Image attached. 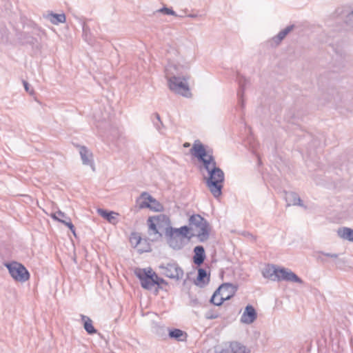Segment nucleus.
I'll list each match as a JSON object with an SVG mask.
<instances>
[{"label":"nucleus","mask_w":353,"mask_h":353,"mask_svg":"<svg viewBox=\"0 0 353 353\" xmlns=\"http://www.w3.org/2000/svg\"><path fill=\"white\" fill-rule=\"evenodd\" d=\"M81 320L83 321V327L89 334H94L97 332V330L92 325V321L87 316L83 314L81 315Z\"/></svg>","instance_id":"24"},{"label":"nucleus","mask_w":353,"mask_h":353,"mask_svg":"<svg viewBox=\"0 0 353 353\" xmlns=\"http://www.w3.org/2000/svg\"><path fill=\"white\" fill-rule=\"evenodd\" d=\"M70 230L72 232V234L76 236V233H75V227L74 225H73L72 227L69 228Z\"/></svg>","instance_id":"40"},{"label":"nucleus","mask_w":353,"mask_h":353,"mask_svg":"<svg viewBox=\"0 0 353 353\" xmlns=\"http://www.w3.org/2000/svg\"><path fill=\"white\" fill-rule=\"evenodd\" d=\"M164 234L167 243L170 248L175 250H179L183 248V240L179 235L177 234L174 228L171 226V223L168 224Z\"/></svg>","instance_id":"11"},{"label":"nucleus","mask_w":353,"mask_h":353,"mask_svg":"<svg viewBox=\"0 0 353 353\" xmlns=\"http://www.w3.org/2000/svg\"><path fill=\"white\" fill-rule=\"evenodd\" d=\"M262 275L264 278L273 281H291L302 284L303 281L292 270L285 268H278L273 264H268L262 270Z\"/></svg>","instance_id":"3"},{"label":"nucleus","mask_w":353,"mask_h":353,"mask_svg":"<svg viewBox=\"0 0 353 353\" xmlns=\"http://www.w3.org/2000/svg\"><path fill=\"white\" fill-rule=\"evenodd\" d=\"M338 236L345 240L353 242V229L350 228H341L337 230Z\"/></svg>","instance_id":"22"},{"label":"nucleus","mask_w":353,"mask_h":353,"mask_svg":"<svg viewBox=\"0 0 353 353\" xmlns=\"http://www.w3.org/2000/svg\"><path fill=\"white\" fill-rule=\"evenodd\" d=\"M188 17H191V18H195L196 17V15L195 14H191L190 15H188Z\"/></svg>","instance_id":"41"},{"label":"nucleus","mask_w":353,"mask_h":353,"mask_svg":"<svg viewBox=\"0 0 353 353\" xmlns=\"http://www.w3.org/2000/svg\"><path fill=\"white\" fill-rule=\"evenodd\" d=\"M46 18L49 19V21L54 25H58L59 23H63L65 22L66 17L64 13L61 14H55L51 12L48 14Z\"/></svg>","instance_id":"23"},{"label":"nucleus","mask_w":353,"mask_h":353,"mask_svg":"<svg viewBox=\"0 0 353 353\" xmlns=\"http://www.w3.org/2000/svg\"><path fill=\"white\" fill-rule=\"evenodd\" d=\"M159 268L162 270L161 273L170 279L178 281L183 276V270L176 262L161 264Z\"/></svg>","instance_id":"10"},{"label":"nucleus","mask_w":353,"mask_h":353,"mask_svg":"<svg viewBox=\"0 0 353 353\" xmlns=\"http://www.w3.org/2000/svg\"><path fill=\"white\" fill-rule=\"evenodd\" d=\"M237 81L239 85V90L237 92V97L239 100V105L241 108H244V100H243V94L245 89V85L248 83V80L243 76L238 74L237 75Z\"/></svg>","instance_id":"14"},{"label":"nucleus","mask_w":353,"mask_h":353,"mask_svg":"<svg viewBox=\"0 0 353 353\" xmlns=\"http://www.w3.org/2000/svg\"><path fill=\"white\" fill-rule=\"evenodd\" d=\"M190 150L192 155L197 158L199 161L202 163L203 165L204 164L208 165L210 161L215 159L213 156L212 150H207L204 145L198 141L194 142Z\"/></svg>","instance_id":"9"},{"label":"nucleus","mask_w":353,"mask_h":353,"mask_svg":"<svg viewBox=\"0 0 353 353\" xmlns=\"http://www.w3.org/2000/svg\"><path fill=\"white\" fill-rule=\"evenodd\" d=\"M10 276L17 281L25 282L30 279V273L21 263L12 261L5 264Z\"/></svg>","instance_id":"7"},{"label":"nucleus","mask_w":353,"mask_h":353,"mask_svg":"<svg viewBox=\"0 0 353 353\" xmlns=\"http://www.w3.org/2000/svg\"><path fill=\"white\" fill-rule=\"evenodd\" d=\"M158 11L165 14L176 16V13L172 8L163 7L159 9Z\"/></svg>","instance_id":"33"},{"label":"nucleus","mask_w":353,"mask_h":353,"mask_svg":"<svg viewBox=\"0 0 353 353\" xmlns=\"http://www.w3.org/2000/svg\"><path fill=\"white\" fill-rule=\"evenodd\" d=\"M319 253L320 254H321V255H323V256H327V257H330V258H332V259H337L338 256H339L338 254H332V253L325 252H323V251H320V252H319Z\"/></svg>","instance_id":"36"},{"label":"nucleus","mask_w":353,"mask_h":353,"mask_svg":"<svg viewBox=\"0 0 353 353\" xmlns=\"http://www.w3.org/2000/svg\"><path fill=\"white\" fill-rule=\"evenodd\" d=\"M51 217L67 226L68 228L73 225L71 221V219L64 212L61 210H58L51 214Z\"/></svg>","instance_id":"18"},{"label":"nucleus","mask_w":353,"mask_h":353,"mask_svg":"<svg viewBox=\"0 0 353 353\" xmlns=\"http://www.w3.org/2000/svg\"><path fill=\"white\" fill-rule=\"evenodd\" d=\"M184 66L169 63L165 68V77L169 88L174 92L185 97H191L187 81L189 77L183 74Z\"/></svg>","instance_id":"1"},{"label":"nucleus","mask_w":353,"mask_h":353,"mask_svg":"<svg viewBox=\"0 0 353 353\" xmlns=\"http://www.w3.org/2000/svg\"><path fill=\"white\" fill-rule=\"evenodd\" d=\"M293 28H294V25L288 26L285 28H284L283 30L280 31L278 33V35L283 40L285 37V36L292 30Z\"/></svg>","instance_id":"31"},{"label":"nucleus","mask_w":353,"mask_h":353,"mask_svg":"<svg viewBox=\"0 0 353 353\" xmlns=\"http://www.w3.org/2000/svg\"><path fill=\"white\" fill-rule=\"evenodd\" d=\"M281 41L282 39L279 37V36L277 34L276 36L273 37L268 42L271 47H276L279 46Z\"/></svg>","instance_id":"32"},{"label":"nucleus","mask_w":353,"mask_h":353,"mask_svg":"<svg viewBox=\"0 0 353 353\" xmlns=\"http://www.w3.org/2000/svg\"><path fill=\"white\" fill-rule=\"evenodd\" d=\"M153 276H154V281H156L155 285H157L158 287H159V285L161 284H163V283L167 284V282L163 279L159 277L158 275L156 274V272L154 273Z\"/></svg>","instance_id":"34"},{"label":"nucleus","mask_w":353,"mask_h":353,"mask_svg":"<svg viewBox=\"0 0 353 353\" xmlns=\"http://www.w3.org/2000/svg\"><path fill=\"white\" fill-rule=\"evenodd\" d=\"M256 317L257 314L254 307L251 305H248L241 317V321L246 324H250L255 321Z\"/></svg>","instance_id":"13"},{"label":"nucleus","mask_w":353,"mask_h":353,"mask_svg":"<svg viewBox=\"0 0 353 353\" xmlns=\"http://www.w3.org/2000/svg\"><path fill=\"white\" fill-rule=\"evenodd\" d=\"M190 230L191 228L188 225H183L179 228H174V230L176 231L177 234H179L181 239L188 238V239H191L193 236V234L188 235Z\"/></svg>","instance_id":"27"},{"label":"nucleus","mask_w":353,"mask_h":353,"mask_svg":"<svg viewBox=\"0 0 353 353\" xmlns=\"http://www.w3.org/2000/svg\"><path fill=\"white\" fill-rule=\"evenodd\" d=\"M151 119L154 128L159 132H161V129L164 127V125L161 119L159 113L155 112L152 114Z\"/></svg>","instance_id":"26"},{"label":"nucleus","mask_w":353,"mask_h":353,"mask_svg":"<svg viewBox=\"0 0 353 353\" xmlns=\"http://www.w3.org/2000/svg\"><path fill=\"white\" fill-rule=\"evenodd\" d=\"M189 226L191 230H196V236L200 242L208 240L211 227L208 221L200 214H192L189 218Z\"/></svg>","instance_id":"5"},{"label":"nucleus","mask_w":353,"mask_h":353,"mask_svg":"<svg viewBox=\"0 0 353 353\" xmlns=\"http://www.w3.org/2000/svg\"><path fill=\"white\" fill-rule=\"evenodd\" d=\"M97 212L110 223L115 224L117 222L115 215H118V214L114 212L99 208L97 210Z\"/></svg>","instance_id":"21"},{"label":"nucleus","mask_w":353,"mask_h":353,"mask_svg":"<svg viewBox=\"0 0 353 353\" xmlns=\"http://www.w3.org/2000/svg\"><path fill=\"white\" fill-rule=\"evenodd\" d=\"M231 350H232V353H248L249 351H247V348L245 346L243 345L240 343L238 342H232L230 345Z\"/></svg>","instance_id":"28"},{"label":"nucleus","mask_w":353,"mask_h":353,"mask_svg":"<svg viewBox=\"0 0 353 353\" xmlns=\"http://www.w3.org/2000/svg\"><path fill=\"white\" fill-rule=\"evenodd\" d=\"M154 272L152 268H137L134 274L140 281L141 285L145 290H152L155 285Z\"/></svg>","instance_id":"8"},{"label":"nucleus","mask_w":353,"mask_h":353,"mask_svg":"<svg viewBox=\"0 0 353 353\" xmlns=\"http://www.w3.org/2000/svg\"><path fill=\"white\" fill-rule=\"evenodd\" d=\"M245 236L250 238L252 240L254 241L255 240V237L253 236V234L249 233V232H247Z\"/></svg>","instance_id":"39"},{"label":"nucleus","mask_w":353,"mask_h":353,"mask_svg":"<svg viewBox=\"0 0 353 353\" xmlns=\"http://www.w3.org/2000/svg\"><path fill=\"white\" fill-rule=\"evenodd\" d=\"M353 21V10L346 16V22L350 23Z\"/></svg>","instance_id":"37"},{"label":"nucleus","mask_w":353,"mask_h":353,"mask_svg":"<svg viewBox=\"0 0 353 353\" xmlns=\"http://www.w3.org/2000/svg\"><path fill=\"white\" fill-rule=\"evenodd\" d=\"M203 167L208 174V176L205 178L207 187L215 198H219L222 194L225 180L223 171L216 165L215 159L210 161L208 165L204 164Z\"/></svg>","instance_id":"2"},{"label":"nucleus","mask_w":353,"mask_h":353,"mask_svg":"<svg viewBox=\"0 0 353 353\" xmlns=\"http://www.w3.org/2000/svg\"><path fill=\"white\" fill-rule=\"evenodd\" d=\"M58 217H59L61 219H65V217H61L60 216L57 215Z\"/></svg>","instance_id":"42"},{"label":"nucleus","mask_w":353,"mask_h":353,"mask_svg":"<svg viewBox=\"0 0 353 353\" xmlns=\"http://www.w3.org/2000/svg\"><path fill=\"white\" fill-rule=\"evenodd\" d=\"M83 37L89 44H92L94 39L91 34L90 28L85 22L82 23Z\"/></svg>","instance_id":"25"},{"label":"nucleus","mask_w":353,"mask_h":353,"mask_svg":"<svg viewBox=\"0 0 353 353\" xmlns=\"http://www.w3.org/2000/svg\"><path fill=\"white\" fill-rule=\"evenodd\" d=\"M237 290V285L230 283H224L214 291L210 302L214 305L220 306L225 301H228L234 296Z\"/></svg>","instance_id":"6"},{"label":"nucleus","mask_w":353,"mask_h":353,"mask_svg":"<svg viewBox=\"0 0 353 353\" xmlns=\"http://www.w3.org/2000/svg\"><path fill=\"white\" fill-rule=\"evenodd\" d=\"M141 241V237L138 232H132L130 237V242L135 247L137 246Z\"/></svg>","instance_id":"29"},{"label":"nucleus","mask_w":353,"mask_h":353,"mask_svg":"<svg viewBox=\"0 0 353 353\" xmlns=\"http://www.w3.org/2000/svg\"><path fill=\"white\" fill-rule=\"evenodd\" d=\"M140 199L143 201L139 203V208H149L154 212L163 210V206L147 192H142Z\"/></svg>","instance_id":"12"},{"label":"nucleus","mask_w":353,"mask_h":353,"mask_svg":"<svg viewBox=\"0 0 353 353\" xmlns=\"http://www.w3.org/2000/svg\"><path fill=\"white\" fill-rule=\"evenodd\" d=\"M220 314L218 311L211 309L208 310L205 314V317L207 319H215L219 317Z\"/></svg>","instance_id":"30"},{"label":"nucleus","mask_w":353,"mask_h":353,"mask_svg":"<svg viewBox=\"0 0 353 353\" xmlns=\"http://www.w3.org/2000/svg\"><path fill=\"white\" fill-rule=\"evenodd\" d=\"M285 194V200L288 203V205H290L291 204L294 205H303V202L298 194L294 192L284 191Z\"/></svg>","instance_id":"19"},{"label":"nucleus","mask_w":353,"mask_h":353,"mask_svg":"<svg viewBox=\"0 0 353 353\" xmlns=\"http://www.w3.org/2000/svg\"><path fill=\"white\" fill-rule=\"evenodd\" d=\"M168 335L170 338L174 339L177 341H185L188 336L185 332L176 328L168 329Z\"/></svg>","instance_id":"20"},{"label":"nucleus","mask_w":353,"mask_h":353,"mask_svg":"<svg viewBox=\"0 0 353 353\" xmlns=\"http://www.w3.org/2000/svg\"><path fill=\"white\" fill-rule=\"evenodd\" d=\"M210 281V275L207 271L203 268H199L198 270V274L196 279L194 281L195 285L201 288L206 285Z\"/></svg>","instance_id":"17"},{"label":"nucleus","mask_w":353,"mask_h":353,"mask_svg":"<svg viewBox=\"0 0 353 353\" xmlns=\"http://www.w3.org/2000/svg\"><path fill=\"white\" fill-rule=\"evenodd\" d=\"M23 84L26 91L32 94V92L30 91V84L26 81H23Z\"/></svg>","instance_id":"38"},{"label":"nucleus","mask_w":353,"mask_h":353,"mask_svg":"<svg viewBox=\"0 0 353 353\" xmlns=\"http://www.w3.org/2000/svg\"><path fill=\"white\" fill-rule=\"evenodd\" d=\"M291 117H292V118H295V117H296V116H295V115H292ZM297 117H299V116H297Z\"/></svg>","instance_id":"43"},{"label":"nucleus","mask_w":353,"mask_h":353,"mask_svg":"<svg viewBox=\"0 0 353 353\" xmlns=\"http://www.w3.org/2000/svg\"><path fill=\"white\" fill-rule=\"evenodd\" d=\"M148 233L152 241H158L161 239L163 233L170 224V218L165 214H159L150 216L147 220Z\"/></svg>","instance_id":"4"},{"label":"nucleus","mask_w":353,"mask_h":353,"mask_svg":"<svg viewBox=\"0 0 353 353\" xmlns=\"http://www.w3.org/2000/svg\"><path fill=\"white\" fill-rule=\"evenodd\" d=\"M194 253L193 262L195 265L200 266L205 259V249L202 245H197L194 248Z\"/></svg>","instance_id":"16"},{"label":"nucleus","mask_w":353,"mask_h":353,"mask_svg":"<svg viewBox=\"0 0 353 353\" xmlns=\"http://www.w3.org/2000/svg\"><path fill=\"white\" fill-rule=\"evenodd\" d=\"M79 154L82 160L83 164L90 165L93 171H94V165L92 159V154L88 150L85 146H81L79 149Z\"/></svg>","instance_id":"15"},{"label":"nucleus","mask_w":353,"mask_h":353,"mask_svg":"<svg viewBox=\"0 0 353 353\" xmlns=\"http://www.w3.org/2000/svg\"><path fill=\"white\" fill-rule=\"evenodd\" d=\"M190 305L192 307L201 305V303L196 297L190 296Z\"/></svg>","instance_id":"35"},{"label":"nucleus","mask_w":353,"mask_h":353,"mask_svg":"<svg viewBox=\"0 0 353 353\" xmlns=\"http://www.w3.org/2000/svg\"><path fill=\"white\" fill-rule=\"evenodd\" d=\"M215 301H219V299H217V296L216 297Z\"/></svg>","instance_id":"44"}]
</instances>
